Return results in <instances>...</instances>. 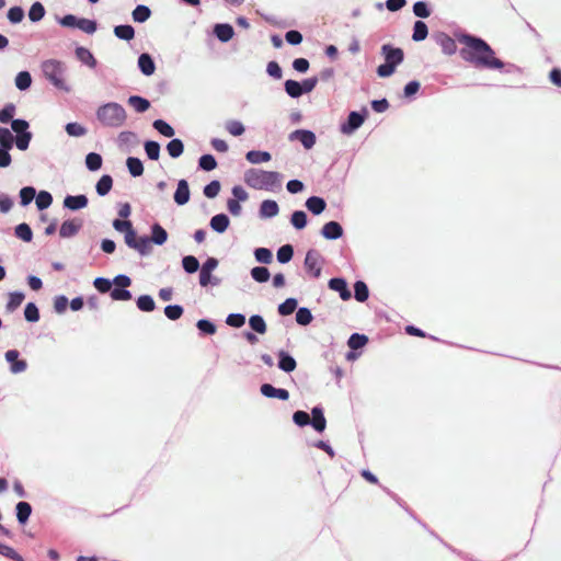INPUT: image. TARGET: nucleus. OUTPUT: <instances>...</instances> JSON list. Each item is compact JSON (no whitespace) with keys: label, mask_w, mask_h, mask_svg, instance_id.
Returning <instances> with one entry per match:
<instances>
[{"label":"nucleus","mask_w":561,"mask_h":561,"mask_svg":"<svg viewBox=\"0 0 561 561\" xmlns=\"http://www.w3.org/2000/svg\"><path fill=\"white\" fill-rule=\"evenodd\" d=\"M460 42L465 44L460 54L466 61L481 68L502 69L504 67V64L495 57L493 49L483 39L462 35Z\"/></svg>","instance_id":"1"},{"label":"nucleus","mask_w":561,"mask_h":561,"mask_svg":"<svg viewBox=\"0 0 561 561\" xmlns=\"http://www.w3.org/2000/svg\"><path fill=\"white\" fill-rule=\"evenodd\" d=\"M279 174L275 171L251 169L244 174L245 183L254 190H273L279 185Z\"/></svg>","instance_id":"2"},{"label":"nucleus","mask_w":561,"mask_h":561,"mask_svg":"<svg viewBox=\"0 0 561 561\" xmlns=\"http://www.w3.org/2000/svg\"><path fill=\"white\" fill-rule=\"evenodd\" d=\"M96 117L104 126L118 128L126 122V112L121 104L110 102L98 108Z\"/></svg>","instance_id":"3"},{"label":"nucleus","mask_w":561,"mask_h":561,"mask_svg":"<svg viewBox=\"0 0 561 561\" xmlns=\"http://www.w3.org/2000/svg\"><path fill=\"white\" fill-rule=\"evenodd\" d=\"M42 70L47 80H49L57 89L68 91V87L62 78L64 68L58 60H46L42 64Z\"/></svg>","instance_id":"4"},{"label":"nucleus","mask_w":561,"mask_h":561,"mask_svg":"<svg viewBox=\"0 0 561 561\" xmlns=\"http://www.w3.org/2000/svg\"><path fill=\"white\" fill-rule=\"evenodd\" d=\"M60 24L67 27H78L88 34L96 31V22L88 19H78L72 14L65 15L60 20Z\"/></svg>","instance_id":"5"},{"label":"nucleus","mask_w":561,"mask_h":561,"mask_svg":"<svg viewBox=\"0 0 561 561\" xmlns=\"http://www.w3.org/2000/svg\"><path fill=\"white\" fill-rule=\"evenodd\" d=\"M366 114V108H364L362 113L351 112L348 114L347 122L341 125V131L345 135L352 134L364 123Z\"/></svg>","instance_id":"6"},{"label":"nucleus","mask_w":561,"mask_h":561,"mask_svg":"<svg viewBox=\"0 0 561 561\" xmlns=\"http://www.w3.org/2000/svg\"><path fill=\"white\" fill-rule=\"evenodd\" d=\"M305 267L314 278L321 275V257L314 250H309L305 257Z\"/></svg>","instance_id":"7"},{"label":"nucleus","mask_w":561,"mask_h":561,"mask_svg":"<svg viewBox=\"0 0 561 561\" xmlns=\"http://www.w3.org/2000/svg\"><path fill=\"white\" fill-rule=\"evenodd\" d=\"M381 53L385 57L386 64L392 65L397 68L404 59V54L401 48L393 47L390 44H386L381 47Z\"/></svg>","instance_id":"8"},{"label":"nucleus","mask_w":561,"mask_h":561,"mask_svg":"<svg viewBox=\"0 0 561 561\" xmlns=\"http://www.w3.org/2000/svg\"><path fill=\"white\" fill-rule=\"evenodd\" d=\"M290 140H299L306 149H311L316 144V136L312 131L297 129L289 136Z\"/></svg>","instance_id":"9"},{"label":"nucleus","mask_w":561,"mask_h":561,"mask_svg":"<svg viewBox=\"0 0 561 561\" xmlns=\"http://www.w3.org/2000/svg\"><path fill=\"white\" fill-rule=\"evenodd\" d=\"M321 233L328 240H336L343 236V228L336 221H329L322 227Z\"/></svg>","instance_id":"10"},{"label":"nucleus","mask_w":561,"mask_h":561,"mask_svg":"<svg viewBox=\"0 0 561 561\" xmlns=\"http://www.w3.org/2000/svg\"><path fill=\"white\" fill-rule=\"evenodd\" d=\"M329 287L337 291L342 300H348L351 298V291L347 288V283L344 278H331L329 282Z\"/></svg>","instance_id":"11"},{"label":"nucleus","mask_w":561,"mask_h":561,"mask_svg":"<svg viewBox=\"0 0 561 561\" xmlns=\"http://www.w3.org/2000/svg\"><path fill=\"white\" fill-rule=\"evenodd\" d=\"M82 227L81 220H66L61 224L59 234L62 238H69L78 233Z\"/></svg>","instance_id":"12"},{"label":"nucleus","mask_w":561,"mask_h":561,"mask_svg":"<svg viewBox=\"0 0 561 561\" xmlns=\"http://www.w3.org/2000/svg\"><path fill=\"white\" fill-rule=\"evenodd\" d=\"M190 201V187L186 180H180L174 193V202L178 205H184Z\"/></svg>","instance_id":"13"},{"label":"nucleus","mask_w":561,"mask_h":561,"mask_svg":"<svg viewBox=\"0 0 561 561\" xmlns=\"http://www.w3.org/2000/svg\"><path fill=\"white\" fill-rule=\"evenodd\" d=\"M261 393L266 398H277L283 401L289 398V393L286 389H277L270 383L261 386Z\"/></svg>","instance_id":"14"},{"label":"nucleus","mask_w":561,"mask_h":561,"mask_svg":"<svg viewBox=\"0 0 561 561\" xmlns=\"http://www.w3.org/2000/svg\"><path fill=\"white\" fill-rule=\"evenodd\" d=\"M88 205V198L85 195H68L64 199V206L70 210H78L84 208Z\"/></svg>","instance_id":"15"},{"label":"nucleus","mask_w":561,"mask_h":561,"mask_svg":"<svg viewBox=\"0 0 561 561\" xmlns=\"http://www.w3.org/2000/svg\"><path fill=\"white\" fill-rule=\"evenodd\" d=\"M18 357L19 352L15 350H10L5 353V359L11 363V371L13 374L21 373L26 368V363L18 359Z\"/></svg>","instance_id":"16"},{"label":"nucleus","mask_w":561,"mask_h":561,"mask_svg":"<svg viewBox=\"0 0 561 561\" xmlns=\"http://www.w3.org/2000/svg\"><path fill=\"white\" fill-rule=\"evenodd\" d=\"M312 420L310 421L311 426L319 433H322L325 430L327 421L323 415L321 408H313L311 410Z\"/></svg>","instance_id":"17"},{"label":"nucleus","mask_w":561,"mask_h":561,"mask_svg":"<svg viewBox=\"0 0 561 561\" xmlns=\"http://www.w3.org/2000/svg\"><path fill=\"white\" fill-rule=\"evenodd\" d=\"M437 43L443 51L447 55H453L457 50L456 42L447 34L440 33L437 35Z\"/></svg>","instance_id":"18"},{"label":"nucleus","mask_w":561,"mask_h":561,"mask_svg":"<svg viewBox=\"0 0 561 561\" xmlns=\"http://www.w3.org/2000/svg\"><path fill=\"white\" fill-rule=\"evenodd\" d=\"M138 67L145 76L153 75L156 70L154 62L149 54H141L138 58Z\"/></svg>","instance_id":"19"},{"label":"nucleus","mask_w":561,"mask_h":561,"mask_svg":"<svg viewBox=\"0 0 561 561\" xmlns=\"http://www.w3.org/2000/svg\"><path fill=\"white\" fill-rule=\"evenodd\" d=\"M214 33L217 36V38L222 43L230 41L234 35V31L232 26L229 24H216Z\"/></svg>","instance_id":"20"},{"label":"nucleus","mask_w":561,"mask_h":561,"mask_svg":"<svg viewBox=\"0 0 561 561\" xmlns=\"http://www.w3.org/2000/svg\"><path fill=\"white\" fill-rule=\"evenodd\" d=\"M278 357H279V360H278V368L279 369H282L285 373H290V371L295 370V368H296V360H295V358L293 356H290L285 351H280L278 353Z\"/></svg>","instance_id":"21"},{"label":"nucleus","mask_w":561,"mask_h":561,"mask_svg":"<svg viewBox=\"0 0 561 561\" xmlns=\"http://www.w3.org/2000/svg\"><path fill=\"white\" fill-rule=\"evenodd\" d=\"M325 206L324 199L318 196H311L306 202V207L313 215H320L325 209Z\"/></svg>","instance_id":"22"},{"label":"nucleus","mask_w":561,"mask_h":561,"mask_svg":"<svg viewBox=\"0 0 561 561\" xmlns=\"http://www.w3.org/2000/svg\"><path fill=\"white\" fill-rule=\"evenodd\" d=\"M278 205L275 201H263L260 207V215L265 218L274 217L278 214Z\"/></svg>","instance_id":"23"},{"label":"nucleus","mask_w":561,"mask_h":561,"mask_svg":"<svg viewBox=\"0 0 561 561\" xmlns=\"http://www.w3.org/2000/svg\"><path fill=\"white\" fill-rule=\"evenodd\" d=\"M229 226V218L225 214H219L210 219V227L214 231L221 233Z\"/></svg>","instance_id":"24"},{"label":"nucleus","mask_w":561,"mask_h":561,"mask_svg":"<svg viewBox=\"0 0 561 561\" xmlns=\"http://www.w3.org/2000/svg\"><path fill=\"white\" fill-rule=\"evenodd\" d=\"M113 186V179L111 175L104 174L98 181L95 190L100 196H105L110 193Z\"/></svg>","instance_id":"25"},{"label":"nucleus","mask_w":561,"mask_h":561,"mask_svg":"<svg viewBox=\"0 0 561 561\" xmlns=\"http://www.w3.org/2000/svg\"><path fill=\"white\" fill-rule=\"evenodd\" d=\"M167 231L159 224L152 225L150 242L161 245L167 241Z\"/></svg>","instance_id":"26"},{"label":"nucleus","mask_w":561,"mask_h":561,"mask_svg":"<svg viewBox=\"0 0 561 561\" xmlns=\"http://www.w3.org/2000/svg\"><path fill=\"white\" fill-rule=\"evenodd\" d=\"M128 103L136 112L144 113L150 107V103L147 99L138 95H131L128 98Z\"/></svg>","instance_id":"27"},{"label":"nucleus","mask_w":561,"mask_h":561,"mask_svg":"<svg viewBox=\"0 0 561 561\" xmlns=\"http://www.w3.org/2000/svg\"><path fill=\"white\" fill-rule=\"evenodd\" d=\"M32 513V507L27 502L16 504V518L20 524H25Z\"/></svg>","instance_id":"28"},{"label":"nucleus","mask_w":561,"mask_h":561,"mask_svg":"<svg viewBox=\"0 0 561 561\" xmlns=\"http://www.w3.org/2000/svg\"><path fill=\"white\" fill-rule=\"evenodd\" d=\"M114 34L119 39L130 41L135 36V30L131 25H117L114 28Z\"/></svg>","instance_id":"29"},{"label":"nucleus","mask_w":561,"mask_h":561,"mask_svg":"<svg viewBox=\"0 0 561 561\" xmlns=\"http://www.w3.org/2000/svg\"><path fill=\"white\" fill-rule=\"evenodd\" d=\"M247 160L253 164L267 162L271 160V154L267 151L251 150L247 153Z\"/></svg>","instance_id":"30"},{"label":"nucleus","mask_w":561,"mask_h":561,"mask_svg":"<svg viewBox=\"0 0 561 561\" xmlns=\"http://www.w3.org/2000/svg\"><path fill=\"white\" fill-rule=\"evenodd\" d=\"M129 173L134 176H140L144 173V165L140 159L129 157L126 161Z\"/></svg>","instance_id":"31"},{"label":"nucleus","mask_w":561,"mask_h":561,"mask_svg":"<svg viewBox=\"0 0 561 561\" xmlns=\"http://www.w3.org/2000/svg\"><path fill=\"white\" fill-rule=\"evenodd\" d=\"M427 25L423 21H416L413 27L412 38L414 42H421L427 37Z\"/></svg>","instance_id":"32"},{"label":"nucleus","mask_w":561,"mask_h":561,"mask_svg":"<svg viewBox=\"0 0 561 561\" xmlns=\"http://www.w3.org/2000/svg\"><path fill=\"white\" fill-rule=\"evenodd\" d=\"M151 11L147 5L139 4L137 5L131 15L135 22L142 23L150 18Z\"/></svg>","instance_id":"33"},{"label":"nucleus","mask_w":561,"mask_h":561,"mask_svg":"<svg viewBox=\"0 0 561 561\" xmlns=\"http://www.w3.org/2000/svg\"><path fill=\"white\" fill-rule=\"evenodd\" d=\"M354 291H355V299L357 301L364 302L368 299L369 290H368L367 285L364 282L357 280L354 284Z\"/></svg>","instance_id":"34"},{"label":"nucleus","mask_w":561,"mask_h":561,"mask_svg":"<svg viewBox=\"0 0 561 561\" xmlns=\"http://www.w3.org/2000/svg\"><path fill=\"white\" fill-rule=\"evenodd\" d=\"M167 150L172 158H178L183 153L184 145L181 139L174 138L167 145Z\"/></svg>","instance_id":"35"},{"label":"nucleus","mask_w":561,"mask_h":561,"mask_svg":"<svg viewBox=\"0 0 561 561\" xmlns=\"http://www.w3.org/2000/svg\"><path fill=\"white\" fill-rule=\"evenodd\" d=\"M32 84V77L27 71H21L15 78V85L19 90H27Z\"/></svg>","instance_id":"36"},{"label":"nucleus","mask_w":561,"mask_h":561,"mask_svg":"<svg viewBox=\"0 0 561 561\" xmlns=\"http://www.w3.org/2000/svg\"><path fill=\"white\" fill-rule=\"evenodd\" d=\"M77 57L83 62L91 67H95L96 61L91 51L84 47H78L76 49Z\"/></svg>","instance_id":"37"},{"label":"nucleus","mask_w":561,"mask_h":561,"mask_svg":"<svg viewBox=\"0 0 561 561\" xmlns=\"http://www.w3.org/2000/svg\"><path fill=\"white\" fill-rule=\"evenodd\" d=\"M85 165L90 171H96L102 167V157L99 153L90 152L85 157Z\"/></svg>","instance_id":"38"},{"label":"nucleus","mask_w":561,"mask_h":561,"mask_svg":"<svg viewBox=\"0 0 561 561\" xmlns=\"http://www.w3.org/2000/svg\"><path fill=\"white\" fill-rule=\"evenodd\" d=\"M145 151L150 160H158L160 157V145L157 141L148 140L145 142Z\"/></svg>","instance_id":"39"},{"label":"nucleus","mask_w":561,"mask_h":561,"mask_svg":"<svg viewBox=\"0 0 561 561\" xmlns=\"http://www.w3.org/2000/svg\"><path fill=\"white\" fill-rule=\"evenodd\" d=\"M294 255V249L290 244L283 245L277 251V261L280 264L288 263Z\"/></svg>","instance_id":"40"},{"label":"nucleus","mask_w":561,"mask_h":561,"mask_svg":"<svg viewBox=\"0 0 561 561\" xmlns=\"http://www.w3.org/2000/svg\"><path fill=\"white\" fill-rule=\"evenodd\" d=\"M15 236L25 242L32 241L33 238L32 230L27 224L18 225L15 227Z\"/></svg>","instance_id":"41"},{"label":"nucleus","mask_w":561,"mask_h":561,"mask_svg":"<svg viewBox=\"0 0 561 561\" xmlns=\"http://www.w3.org/2000/svg\"><path fill=\"white\" fill-rule=\"evenodd\" d=\"M137 307L141 311L150 312L154 309L156 304L151 296L142 295V296L138 297V299H137Z\"/></svg>","instance_id":"42"},{"label":"nucleus","mask_w":561,"mask_h":561,"mask_svg":"<svg viewBox=\"0 0 561 561\" xmlns=\"http://www.w3.org/2000/svg\"><path fill=\"white\" fill-rule=\"evenodd\" d=\"M249 324L255 332L260 334H264L266 332V323L264 319L259 314L250 317Z\"/></svg>","instance_id":"43"},{"label":"nucleus","mask_w":561,"mask_h":561,"mask_svg":"<svg viewBox=\"0 0 561 561\" xmlns=\"http://www.w3.org/2000/svg\"><path fill=\"white\" fill-rule=\"evenodd\" d=\"M285 91L293 99L301 96L300 82L295 80H287L285 82Z\"/></svg>","instance_id":"44"},{"label":"nucleus","mask_w":561,"mask_h":561,"mask_svg":"<svg viewBox=\"0 0 561 561\" xmlns=\"http://www.w3.org/2000/svg\"><path fill=\"white\" fill-rule=\"evenodd\" d=\"M51 203H53V197L48 192L42 191L37 194L36 206L39 210L48 208L51 205Z\"/></svg>","instance_id":"45"},{"label":"nucleus","mask_w":561,"mask_h":561,"mask_svg":"<svg viewBox=\"0 0 561 561\" xmlns=\"http://www.w3.org/2000/svg\"><path fill=\"white\" fill-rule=\"evenodd\" d=\"M183 268L186 273H195L199 268L198 260L193 255L184 256L182 260Z\"/></svg>","instance_id":"46"},{"label":"nucleus","mask_w":561,"mask_h":561,"mask_svg":"<svg viewBox=\"0 0 561 561\" xmlns=\"http://www.w3.org/2000/svg\"><path fill=\"white\" fill-rule=\"evenodd\" d=\"M14 142L12 133L8 128H0V148L11 149Z\"/></svg>","instance_id":"47"},{"label":"nucleus","mask_w":561,"mask_h":561,"mask_svg":"<svg viewBox=\"0 0 561 561\" xmlns=\"http://www.w3.org/2000/svg\"><path fill=\"white\" fill-rule=\"evenodd\" d=\"M290 221L296 229L300 230L307 225V215L302 210H296L293 213Z\"/></svg>","instance_id":"48"},{"label":"nucleus","mask_w":561,"mask_h":561,"mask_svg":"<svg viewBox=\"0 0 561 561\" xmlns=\"http://www.w3.org/2000/svg\"><path fill=\"white\" fill-rule=\"evenodd\" d=\"M297 308V300L295 298H288L278 306V312L282 316L291 314Z\"/></svg>","instance_id":"49"},{"label":"nucleus","mask_w":561,"mask_h":561,"mask_svg":"<svg viewBox=\"0 0 561 561\" xmlns=\"http://www.w3.org/2000/svg\"><path fill=\"white\" fill-rule=\"evenodd\" d=\"M45 9L39 2H35L32 4L28 11V18L33 22H37L44 18Z\"/></svg>","instance_id":"50"},{"label":"nucleus","mask_w":561,"mask_h":561,"mask_svg":"<svg viewBox=\"0 0 561 561\" xmlns=\"http://www.w3.org/2000/svg\"><path fill=\"white\" fill-rule=\"evenodd\" d=\"M24 317L30 322H37L39 320V311L34 302H28L25 306Z\"/></svg>","instance_id":"51"},{"label":"nucleus","mask_w":561,"mask_h":561,"mask_svg":"<svg viewBox=\"0 0 561 561\" xmlns=\"http://www.w3.org/2000/svg\"><path fill=\"white\" fill-rule=\"evenodd\" d=\"M296 321L300 325H308L312 321V314L308 308L301 307L296 312Z\"/></svg>","instance_id":"52"},{"label":"nucleus","mask_w":561,"mask_h":561,"mask_svg":"<svg viewBox=\"0 0 561 561\" xmlns=\"http://www.w3.org/2000/svg\"><path fill=\"white\" fill-rule=\"evenodd\" d=\"M153 127L165 137H172L174 135V129L171 127V125L162 119H156L153 122Z\"/></svg>","instance_id":"53"},{"label":"nucleus","mask_w":561,"mask_h":561,"mask_svg":"<svg viewBox=\"0 0 561 561\" xmlns=\"http://www.w3.org/2000/svg\"><path fill=\"white\" fill-rule=\"evenodd\" d=\"M251 276L259 283H265L270 278V272L266 267L256 266L251 270Z\"/></svg>","instance_id":"54"},{"label":"nucleus","mask_w":561,"mask_h":561,"mask_svg":"<svg viewBox=\"0 0 561 561\" xmlns=\"http://www.w3.org/2000/svg\"><path fill=\"white\" fill-rule=\"evenodd\" d=\"M35 196H36V192H35L34 187H32V186L23 187L20 191L21 205L22 206L28 205L34 199Z\"/></svg>","instance_id":"55"},{"label":"nucleus","mask_w":561,"mask_h":561,"mask_svg":"<svg viewBox=\"0 0 561 561\" xmlns=\"http://www.w3.org/2000/svg\"><path fill=\"white\" fill-rule=\"evenodd\" d=\"M24 300V294L20 291H14L9 295V301L7 304V309L13 311L16 309L22 301Z\"/></svg>","instance_id":"56"},{"label":"nucleus","mask_w":561,"mask_h":561,"mask_svg":"<svg viewBox=\"0 0 561 561\" xmlns=\"http://www.w3.org/2000/svg\"><path fill=\"white\" fill-rule=\"evenodd\" d=\"M368 339L366 335L354 333L348 340V346L353 350L360 348L366 345Z\"/></svg>","instance_id":"57"},{"label":"nucleus","mask_w":561,"mask_h":561,"mask_svg":"<svg viewBox=\"0 0 561 561\" xmlns=\"http://www.w3.org/2000/svg\"><path fill=\"white\" fill-rule=\"evenodd\" d=\"M199 168L205 171H211L217 167V161L211 154H204L198 161Z\"/></svg>","instance_id":"58"},{"label":"nucleus","mask_w":561,"mask_h":561,"mask_svg":"<svg viewBox=\"0 0 561 561\" xmlns=\"http://www.w3.org/2000/svg\"><path fill=\"white\" fill-rule=\"evenodd\" d=\"M183 313V308L179 305H169L164 308V314L170 320H178Z\"/></svg>","instance_id":"59"},{"label":"nucleus","mask_w":561,"mask_h":561,"mask_svg":"<svg viewBox=\"0 0 561 561\" xmlns=\"http://www.w3.org/2000/svg\"><path fill=\"white\" fill-rule=\"evenodd\" d=\"M0 554L14 561H24L22 556H20L13 548L3 543H0Z\"/></svg>","instance_id":"60"},{"label":"nucleus","mask_w":561,"mask_h":561,"mask_svg":"<svg viewBox=\"0 0 561 561\" xmlns=\"http://www.w3.org/2000/svg\"><path fill=\"white\" fill-rule=\"evenodd\" d=\"M24 18V11L21 7H13L8 11V19L11 23H20Z\"/></svg>","instance_id":"61"},{"label":"nucleus","mask_w":561,"mask_h":561,"mask_svg":"<svg viewBox=\"0 0 561 561\" xmlns=\"http://www.w3.org/2000/svg\"><path fill=\"white\" fill-rule=\"evenodd\" d=\"M220 191V182L217 180L211 181L204 187V194L208 198H214L218 195Z\"/></svg>","instance_id":"62"},{"label":"nucleus","mask_w":561,"mask_h":561,"mask_svg":"<svg viewBox=\"0 0 561 561\" xmlns=\"http://www.w3.org/2000/svg\"><path fill=\"white\" fill-rule=\"evenodd\" d=\"M226 322L228 325L233 328H241L245 323V317L241 313H230Z\"/></svg>","instance_id":"63"},{"label":"nucleus","mask_w":561,"mask_h":561,"mask_svg":"<svg viewBox=\"0 0 561 561\" xmlns=\"http://www.w3.org/2000/svg\"><path fill=\"white\" fill-rule=\"evenodd\" d=\"M254 256L255 259L261 262V263H265V264H268L271 263L272 261V253L268 249L266 248H257L255 251H254Z\"/></svg>","instance_id":"64"}]
</instances>
